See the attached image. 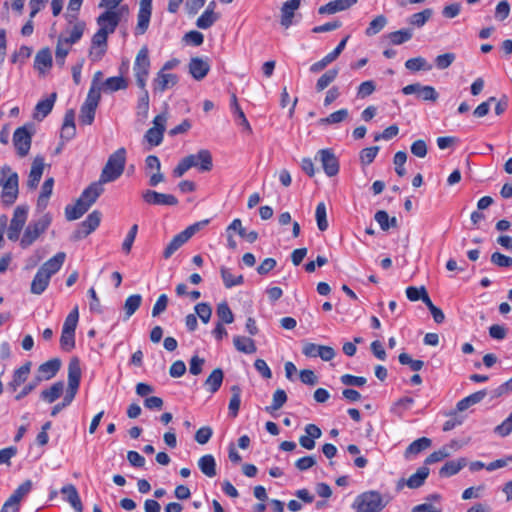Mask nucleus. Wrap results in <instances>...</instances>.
<instances>
[{
    "label": "nucleus",
    "mask_w": 512,
    "mask_h": 512,
    "mask_svg": "<svg viewBox=\"0 0 512 512\" xmlns=\"http://www.w3.org/2000/svg\"><path fill=\"white\" fill-rule=\"evenodd\" d=\"M0 187L2 188L1 204L5 206L12 205L18 197L19 177L8 165L0 168Z\"/></svg>",
    "instance_id": "f257e3e1"
},
{
    "label": "nucleus",
    "mask_w": 512,
    "mask_h": 512,
    "mask_svg": "<svg viewBox=\"0 0 512 512\" xmlns=\"http://www.w3.org/2000/svg\"><path fill=\"white\" fill-rule=\"evenodd\" d=\"M126 149L124 147L118 148L113 152L104 165L99 182L102 184L116 181L123 174L126 165Z\"/></svg>",
    "instance_id": "f03ea898"
},
{
    "label": "nucleus",
    "mask_w": 512,
    "mask_h": 512,
    "mask_svg": "<svg viewBox=\"0 0 512 512\" xmlns=\"http://www.w3.org/2000/svg\"><path fill=\"white\" fill-rule=\"evenodd\" d=\"M389 500H385L383 496L375 490H370L359 494L352 508L356 512H380L388 504Z\"/></svg>",
    "instance_id": "7ed1b4c3"
},
{
    "label": "nucleus",
    "mask_w": 512,
    "mask_h": 512,
    "mask_svg": "<svg viewBox=\"0 0 512 512\" xmlns=\"http://www.w3.org/2000/svg\"><path fill=\"white\" fill-rule=\"evenodd\" d=\"M51 222L52 216L50 213H44L37 220L29 222L20 239V246L23 249L30 247L49 228Z\"/></svg>",
    "instance_id": "20e7f679"
},
{
    "label": "nucleus",
    "mask_w": 512,
    "mask_h": 512,
    "mask_svg": "<svg viewBox=\"0 0 512 512\" xmlns=\"http://www.w3.org/2000/svg\"><path fill=\"white\" fill-rule=\"evenodd\" d=\"M149 70V50L146 46H143L138 51L133 66V72L136 78V83L140 89H144L146 87V82L149 76Z\"/></svg>",
    "instance_id": "39448f33"
},
{
    "label": "nucleus",
    "mask_w": 512,
    "mask_h": 512,
    "mask_svg": "<svg viewBox=\"0 0 512 512\" xmlns=\"http://www.w3.org/2000/svg\"><path fill=\"white\" fill-rule=\"evenodd\" d=\"M28 208L26 206H17L13 212L12 219L7 230V237L11 241H17L20 233L27 221Z\"/></svg>",
    "instance_id": "423d86ee"
},
{
    "label": "nucleus",
    "mask_w": 512,
    "mask_h": 512,
    "mask_svg": "<svg viewBox=\"0 0 512 512\" xmlns=\"http://www.w3.org/2000/svg\"><path fill=\"white\" fill-rule=\"evenodd\" d=\"M101 95L88 92L85 102L80 108L79 121L84 125H91L95 118V112L100 102Z\"/></svg>",
    "instance_id": "0eeeda50"
},
{
    "label": "nucleus",
    "mask_w": 512,
    "mask_h": 512,
    "mask_svg": "<svg viewBox=\"0 0 512 512\" xmlns=\"http://www.w3.org/2000/svg\"><path fill=\"white\" fill-rule=\"evenodd\" d=\"M108 49V35L104 31H97L92 39L89 49V58L92 62L100 61Z\"/></svg>",
    "instance_id": "6e6552de"
},
{
    "label": "nucleus",
    "mask_w": 512,
    "mask_h": 512,
    "mask_svg": "<svg viewBox=\"0 0 512 512\" xmlns=\"http://www.w3.org/2000/svg\"><path fill=\"white\" fill-rule=\"evenodd\" d=\"M403 94H416L417 98L423 101H437L439 94L434 87L429 85H421L420 83L409 84L402 89Z\"/></svg>",
    "instance_id": "1a4fd4ad"
},
{
    "label": "nucleus",
    "mask_w": 512,
    "mask_h": 512,
    "mask_svg": "<svg viewBox=\"0 0 512 512\" xmlns=\"http://www.w3.org/2000/svg\"><path fill=\"white\" fill-rule=\"evenodd\" d=\"M32 134L23 126L15 130L13 134V144L20 157H25L30 150Z\"/></svg>",
    "instance_id": "9d476101"
},
{
    "label": "nucleus",
    "mask_w": 512,
    "mask_h": 512,
    "mask_svg": "<svg viewBox=\"0 0 512 512\" xmlns=\"http://www.w3.org/2000/svg\"><path fill=\"white\" fill-rule=\"evenodd\" d=\"M302 353L306 357H320L323 361H330L335 357V350L332 347L310 342L304 343Z\"/></svg>",
    "instance_id": "9b49d317"
},
{
    "label": "nucleus",
    "mask_w": 512,
    "mask_h": 512,
    "mask_svg": "<svg viewBox=\"0 0 512 512\" xmlns=\"http://www.w3.org/2000/svg\"><path fill=\"white\" fill-rule=\"evenodd\" d=\"M152 14V0H140L139 11L137 15V25L135 28L136 35L144 34L150 23Z\"/></svg>",
    "instance_id": "f8f14e48"
},
{
    "label": "nucleus",
    "mask_w": 512,
    "mask_h": 512,
    "mask_svg": "<svg viewBox=\"0 0 512 512\" xmlns=\"http://www.w3.org/2000/svg\"><path fill=\"white\" fill-rule=\"evenodd\" d=\"M143 200L149 205L176 206L178 199L172 194L146 190L142 193Z\"/></svg>",
    "instance_id": "ddd939ff"
},
{
    "label": "nucleus",
    "mask_w": 512,
    "mask_h": 512,
    "mask_svg": "<svg viewBox=\"0 0 512 512\" xmlns=\"http://www.w3.org/2000/svg\"><path fill=\"white\" fill-rule=\"evenodd\" d=\"M348 38H349V36H346L345 38H343L333 51L328 53L321 60L313 63L310 66V71L312 73H318V72L324 70L330 63L335 61L339 57V55L342 53V51L345 49Z\"/></svg>",
    "instance_id": "4468645a"
},
{
    "label": "nucleus",
    "mask_w": 512,
    "mask_h": 512,
    "mask_svg": "<svg viewBox=\"0 0 512 512\" xmlns=\"http://www.w3.org/2000/svg\"><path fill=\"white\" fill-rule=\"evenodd\" d=\"M119 22V13L113 10H107L97 18V24L99 25L98 30L104 31L107 35L112 34L115 32Z\"/></svg>",
    "instance_id": "2eb2a0df"
},
{
    "label": "nucleus",
    "mask_w": 512,
    "mask_h": 512,
    "mask_svg": "<svg viewBox=\"0 0 512 512\" xmlns=\"http://www.w3.org/2000/svg\"><path fill=\"white\" fill-rule=\"evenodd\" d=\"M318 154L326 175L329 177L337 175L339 172V162L334 153L328 149H322Z\"/></svg>",
    "instance_id": "dca6fc26"
},
{
    "label": "nucleus",
    "mask_w": 512,
    "mask_h": 512,
    "mask_svg": "<svg viewBox=\"0 0 512 512\" xmlns=\"http://www.w3.org/2000/svg\"><path fill=\"white\" fill-rule=\"evenodd\" d=\"M188 67L189 73L197 81L204 79L210 71L208 60L201 57H192Z\"/></svg>",
    "instance_id": "f3484780"
},
{
    "label": "nucleus",
    "mask_w": 512,
    "mask_h": 512,
    "mask_svg": "<svg viewBox=\"0 0 512 512\" xmlns=\"http://www.w3.org/2000/svg\"><path fill=\"white\" fill-rule=\"evenodd\" d=\"M43 157H36L31 165L30 173L27 180V187L31 190L37 188L44 171Z\"/></svg>",
    "instance_id": "a211bd4d"
},
{
    "label": "nucleus",
    "mask_w": 512,
    "mask_h": 512,
    "mask_svg": "<svg viewBox=\"0 0 512 512\" xmlns=\"http://www.w3.org/2000/svg\"><path fill=\"white\" fill-rule=\"evenodd\" d=\"M81 379V368L78 359H72L68 365V392L77 394Z\"/></svg>",
    "instance_id": "6ab92c4d"
},
{
    "label": "nucleus",
    "mask_w": 512,
    "mask_h": 512,
    "mask_svg": "<svg viewBox=\"0 0 512 512\" xmlns=\"http://www.w3.org/2000/svg\"><path fill=\"white\" fill-rule=\"evenodd\" d=\"M304 430L306 435L300 436L299 443L303 448L312 450L315 447V440L322 435L321 429L315 424H307Z\"/></svg>",
    "instance_id": "aec40b11"
},
{
    "label": "nucleus",
    "mask_w": 512,
    "mask_h": 512,
    "mask_svg": "<svg viewBox=\"0 0 512 512\" xmlns=\"http://www.w3.org/2000/svg\"><path fill=\"white\" fill-rule=\"evenodd\" d=\"M301 4L300 0H288L283 3L281 7V20L280 23L283 27L289 28L293 21L295 12L299 9Z\"/></svg>",
    "instance_id": "412c9836"
},
{
    "label": "nucleus",
    "mask_w": 512,
    "mask_h": 512,
    "mask_svg": "<svg viewBox=\"0 0 512 512\" xmlns=\"http://www.w3.org/2000/svg\"><path fill=\"white\" fill-rule=\"evenodd\" d=\"M31 369V362H26L21 367L16 369L13 373L12 380L8 383L7 389L11 392H15L18 387L25 383Z\"/></svg>",
    "instance_id": "4be33fe9"
},
{
    "label": "nucleus",
    "mask_w": 512,
    "mask_h": 512,
    "mask_svg": "<svg viewBox=\"0 0 512 512\" xmlns=\"http://www.w3.org/2000/svg\"><path fill=\"white\" fill-rule=\"evenodd\" d=\"M66 258V254L64 252H58L52 258L47 260L42 266L38 269L44 274L48 275L50 278L56 274L62 267Z\"/></svg>",
    "instance_id": "5701e85b"
},
{
    "label": "nucleus",
    "mask_w": 512,
    "mask_h": 512,
    "mask_svg": "<svg viewBox=\"0 0 512 512\" xmlns=\"http://www.w3.org/2000/svg\"><path fill=\"white\" fill-rule=\"evenodd\" d=\"M177 76L172 73H165L160 70L153 80V87L155 91L163 92L167 88L174 86L177 83Z\"/></svg>",
    "instance_id": "b1692460"
},
{
    "label": "nucleus",
    "mask_w": 512,
    "mask_h": 512,
    "mask_svg": "<svg viewBox=\"0 0 512 512\" xmlns=\"http://www.w3.org/2000/svg\"><path fill=\"white\" fill-rule=\"evenodd\" d=\"M189 156L194 157L195 165L193 167L198 168L201 172H208L213 167L211 152L207 149H201L196 154H190Z\"/></svg>",
    "instance_id": "393cba45"
},
{
    "label": "nucleus",
    "mask_w": 512,
    "mask_h": 512,
    "mask_svg": "<svg viewBox=\"0 0 512 512\" xmlns=\"http://www.w3.org/2000/svg\"><path fill=\"white\" fill-rule=\"evenodd\" d=\"M52 63L51 51L48 47H45L37 52L34 60V68L43 74L52 67Z\"/></svg>",
    "instance_id": "a878e982"
},
{
    "label": "nucleus",
    "mask_w": 512,
    "mask_h": 512,
    "mask_svg": "<svg viewBox=\"0 0 512 512\" xmlns=\"http://www.w3.org/2000/svg\"><path fill=\"white\" fill-rule=\"evenodd\" d=\"M357 0H333L321 6L318 9L319 14H334L340 11L347 10L354 5Z\"/></svg>",
    "instance_id": "bb28decb"
},
{
    "label": "nucleus",
    "mask_w": 512,
    "mask_h": 512,
    "mask_svg": "<svg viewBox=\"0 0 512 512\" xmlns=\"http://www.w3.org/2000/svg\"><path fill=\"white\" fill-rule=\"evenodd\" d=\"M89 206L79 197L73 205L65 207V217L68 221H74L81 218L88 210Z\"/></svg>",
    "instance_id": "cd10ccee"
},
{
    "label": "nucleus",
    "mask_w": 512,
    "mask_h": 512,
    "mask_svg": "<svg viewBox=\"0 0 512 512\" xmlns=\"http://www.w3.org/2000/svg\"><path fill=\"white\" fill-rule=\"evenodd\" d=\"M61 493L65 496V500L73 507L76 512L83 511L81 499L76 487L73 484L63 486L61 488Z\"/></svg>",
    "instance_id": "c85d7f7f"
},
{
    "label": "nucleus",
    "mask_w": 512,
    "mask_h": 512,
    "mask_svg": "<svg viewBox=\"0 0 512 512\" xmlns=\"http://www.w3.org/2000/svg\"><path fill=\"white\" fill-rule=\"evenodd\" d=\"M101 182L96 181L91 183L80 195L83 201L91 207L98 199V197L104 192V188Z\"/></svg>",
    "instance_id": "c756f323"
},
{
    "label": "nucleus",
    "mask_w": 512,
    "mask_h": 512,
    "mask_svg": "<svg viewBox=\"0 0 512 512\" xmlns=\"http://www.w3.org/2000/svg\"><path fill=\"white\" fill-rule=\"evenodd\" d=\"M223 379V370L221 368H216L210 373V375L205 380L204 387L207 389L208 392L214 394L220 389L223 383Z\"/></svg>",
    "instance_id": "7c9ffc66"
},
{
    "label": "nucleus",
    "mask_w": 512,
    "mask_h": 512,
    "mask_svg": "<svg viewBox=\"0 0 512 512\" xmlns=\"http://www.w3.org/2000/svg\"><path fill=\"white\" fill-rule=\"evenodd\" d=\"M54 187V179L52 177L47 178L41 187V192L37 200V209L44 211L48 205L50 196L52 195Z\"/></svg>",
    "instance_id": "2f4dec72"
},
{
    "label": "nucleus",
    "mask_w": 512,
    "mask_h": 512,
    "mask_svg": "<svg viewBox=\"0 0 512 512\" xmlns=\"http://www.w3.org/2000/svg\"><path fill=\"white\" fill-rule=\"evenodd\" d=\"M61 367V361L58 358H53L46 361L39 366V373L41 374L42 380H49L56 375Z\"/></svg>",
    "instance_id": "473e14b6"
},
{
    "label": "nucleus",
    "mask_w": 512,
    "mask_h": 512,
    "mask_svg": "<svg viewBox=\"0 0 512 512\" xmlns=\"http://www.w3.org/2000/svg\"><path fill=\"white\" fill-rule=\"evenodd\" d=\"M198 467L200 471L207 477L213 478L216 476V461L213 455L206 454L199 458Z\"/></svg>",
    "instance_id": "72a5a7b5"
},
{
    "label": "nucleus",
    "mask_w": 512,
    "mask_h": 512,
    "mask_svg": "<svg viewBox=\"0 0 512 512\" xmlns=\"http://www.w3.org/2000/svg\"><path fill=\"white\" fill-rule=\"evenodd\" d=\"M189 237L184 233V231L178 233L173 237V239L168 243L166 248L163 251V257L165 259H169L181 246H183Z\"/></svg>",
    "instance_id": "f704fd0d"
},
{
    "label": "nucleus",
    "mask_w": 512,
    "mask_h": 512,
    "mask_svg": "<svg viewBox=\"0 0 512 512\" xmlns=\"http://www.w3.org/2000/svg\"><path fill=\"white\" fill-rule=\"evenodd\" d=\"M50 279L51 278L48 275L38 270L31 282V293L35 295H41L48 287Z\"/></svg>",
    "instance_id": "c9c22d12"
},
{
    "label": "nucleus",
    "mask_w": 512,
    "mask_h": 512,
    "mask_svg": "<svg viewBox=\"0 0 512 512\" xmlns=\"http://www.w3.org/2000/svg\"><path fill=\"white\" fill-rule=\"evenodd\" d=\"M467 465L465 458L458 460H451L446 462L440 469L439 474L441 477H450L457 474L463 467Z\"/></svg>",
    "instance_id": "e433bc0d"
},
{
    "label": "nucleus",
    "mask_w": 512,
    "mask_h": 512,
    "mask_svg": "<svg viewBox=\"0 0 512 512\" xmlns=\"http://www.w3.org/2000/svg\"><path fill=\"white\" fill-rule=\"evenodd\" d=\"M486 394H487L486 390H480V391L470 394L469 396L463 398L462 400H460L457 403L456 411L463 412L466 409H468L470 406L481 402L485 398Z\"/></svg>",
    "instance_id": "4c0bfd02"
},
{
    "label": "nucleus",
    "mask_w": 512,
    "mask_h": 512,
    "mask_svg": "<svg viewBox=\"0 0 512 512\" xmlns=\"http://www.w3.org/2000/svg\"><path fill=\"white\" fill-rule=\"evenodd\" d=\"M429 473L430 470L426 466L418 468L417 471L406 480V485L411 489L421 487L429 476Z\"/></svg>",
    "instance_id": "58836bf2"
},
{
    "label": "nucleus",
    "mask_w": 512,
    "mask_h": 512,
    "mask_svg": "<svg viewBox=\"0 0 512 512\" xmlns=\"http://www.w3.org/2000/svg\"><path fill=\"white\" fill-rule=\"evenodd\" d=\"M128 87V82L122 76H114L107 78L102 83V89L104 92H116L119 90H124Z\"/></svg>",
    "instance_id": "ea45409f"
},
{
    "label": "nucleus",
    "mask_w": 512,
    "mask_h": 512,
    "mask_svg": "<svg viewBox=\"0 0 512 512\" xmlns=\"http://www.w3.org/2000/svg\"><path fill=\"white\" fill-rule=\"evenodd\" d=\"M233 344L238 351L245 354H253L257 350L254 340L248 337L235 336Z\"/></svg>",
    "instance_id": "a19ab883"
},
{
    "label": "nucleus",
    "mask_w": 512,
    "mask_h": 512,
    "mask_svg": "<svg viewBox=\"0 0 512 512\" xmlns=\"http://www.w3.org/2000/svg\"><path fill=\"white\" fill-rule=\"evenodd\" d=\"M63 390H64L63 382L58 381V382L54 383L49 389L43 390L41 392V398L48 403H53L61 396V394L63 393Z\"/></svg>",
    "instance_id": "79ce46f5"
},
{
    "label": "nucleus",
    "mask_w": 512,
    "mask_h": 512,
    "mask_svg": "<svg viewBox=\"0 0 512 512\" xmlns=\"http://www.w3.org/2000/svg\"><path fill=\"white\" fill-rule=\"evenodd\" d=\"M431 440L427 437H421L415 441H413L405 450V457L409 458L410 455H416L423 450L429 448L431 446Z\"/></svg>",
    "instance_id": "37998d69"
},
{
    "label": "nucleus",
    "mask_w": 512,
    "mask_h": 512,
    "mask_svg": "<svg viewBox=\"0 0 512 512\" xmlns=\"http://www.w3.org/2000/svg\"><path fill=\"white\" fill-rule=\"evenodd\" d=\"M85 30L84 22H77L74 24L73 28L68 32V36L63 35V41L68 45H73L77 43L81 37L83 36Z\"/></svg>",
    "instance_id": "c03bdc74"
},
{
    "label": "nucleus",
    "mask_w": 512,
    "mask_h": 512,
    "mask_svg": "<svg viewBox=\"0 0 512 512\" xmlns=\"http://www.w3.org/2000/svg\"><path fill=\"white\" fill-rule=\"evenodd\" d=\"M141 303L142 296L140 294L127 297L124 303L125 319H129L139 309Z\"/></svg>",
    "instance_id": "a18cd8bd"
},
{
    "label": "nucleus",
    "mask_w": 512,
    "mask_h": 512,
    "mask_svg": "<svg viewBox=\"0 0 512 512\" xmlns=\"http://www.w3.org/2000/svg\"><path fill=\"white\" fill-rule=\"evenodd\" d=\"M406 296L412 302L422 300L425 305H426V301L430 300V297H429V295L426 291V288L424 286H420V287L409 286V287H407L406 288Z\"/></svg>",
    "instance_id": "49530a36"
},
{
    "label": "nucleus",
    "mask_w": 512,
    "mask_h": 512,
    "mask_svg": "<svg viewBox=\"0 0 512 512\" xmlns=\"http://www.w3.org/2000/svg\"><path fill=\"white\" fill-rule=\"evenodd\" d=\"M221 277L226 288H232L237 285H241L244 281L242 275L235 276L232 274L230 269L226 267H221L220 269Z\"/></svg>",
    "instance_id": "de8ad7c7"
},
{
    "label": "nucleus",
    "mask_w": 512,
    "mask_h": 512,
    "mask_svg": "<svg viewBox=\"0 0 512 512\" xmlns=\"http://www.w3.org/2000/svg\"><path fill=\"white\" fill-rule=\"evenodd\" d=\"M232 396L229 401V414L232 417H236L239 412L240 403H241V388L238 385H233L231 387Z\"/></svg>",
    "instance_id": "09e8293b"
},
{
    "label": "nucleus",
    "mask_w": 512,
    "mask_h": 512,
    "mask_svg": "<svg viewBox=\"0 0 512 512\" xmlns=\"http://www.w3.org/2000/svg\"><path fill=\"white\" fill-rule=\"evenodd\" d=\"M71 45H68L63 41V35H60L57 40L56 50H55V59L56 63L63 67L65 64V58L70 51Z\"/></svg>",
    "instance_id": "8fccbe9b"
},
{
    "label": "nucleus",
    "mask_w": 512,
    "mask_h": 512,
    "mask_svg": "<svg viewBox=\"0 0 512 512\" xmlns=\"http://www.w3.org/2000/svg\"><path fill=\"white\" fill-rule=\"evenodd\" d=\"M219 15L214 11L205 10L197 19L196 26L200 29L210 28L217 20Z\"/></svg>",
    "instance_id": "3c124183"
},
{
    "label": "nucleus",
    "mask_w": 512,
    "mask_h": 512,
    "mask_svg": "<svg viewBox=\"0 0 512 512\" xmlns=\"http://www.w3.org/2000/svg\"><path fill=\"white\" fill-rule=\"evenodd\" d=\"M433 10L430 8H426L421 12L415 13L411 15L408 19V23L415 27H422L426 24V22L432 17Z\"/></svg>",
    "instance_id": "603ef678"
},
{
    "label": "nucleus",
    "mask_w": 512,
    "mask_h": 512,
    "mask_svg": "<svg viewBox=\"0 0 512 512\" xmlns=\"http://www.w3.org/2000/svg\"><path fill=\"white\" fill-rule=\"evenodd\" d=\"M57 94L54 92L48 98L41 100L36 105L37 115H41L42 118H45L52 110Z\"/></svg>",
    "instance_id": "864d4df0"
},
{
    "label": "nucleus",
    "mask_w": 512,
    "mask_h": 512,
    "mask_svg": "<svg viewBox=\"0 0 512 512\" xmlns=\"http://www.w3.org/2000/svg\"><path fill=\"white\" fill-rule=\"evenodd\" d=\"M338 69L332 68L328 71H326L318 80L316 83V90L318 92L323 91L326 89L338 76Z\"/></svg>",
    "instance_id": "5fc2aeb1"
},
{
    "label": "nucleus",
    "mask_w": 512,
    "mask_h": 512,
    "mask_svg": "<svg viewBox=\"0 0 512 512\" xmlns=\"http://www.w3.org/2000/svg\"><path fill=\"white\" fill-rule=\"evenodd\" d=\"M349 115V112L347 109L343 108L338 111H335L331 113L329 116L325 118H321L318 121L319 125H331V124H337L342 121H344Z\"/></svg>",
    "instance_id": "6e6d98bb"
},
{
    "label": "nucleus",
    "mask_w": 512,
    "mask_h": 512,
    "mask_svg": "<svg viewBox=\"0 0 512 512\" xmlns=\"http://www.w3.org/2000/svg\"><path fill=\"white\" fill-rule=\"evenodd\" d=\"M413 36L411 29H401L388 34V38L393 45H401L409 41Z\"/></svg>",
    "instance_id": "4d7b16f0"
},
{
    "label": "nucleus",
    "mask_w": 512,
    "mask_h": 512,
    "mask_svg": "<svg viewBox=\"0 0 512 512\" xmlns=\"http://www.w3.org/2000/svg\"><path fill=\"white\" fill-rule=\"evenodd\" d=\"M101 216V212H99L98 210H94L87 216V218L83 222H81L82 227H84L87 230V232L91 234L100 225Z\"/></svg>",
    "instance_id": "13d9d810"
},
{
    "label": "nucleus",
    "mask_w": 512,
    "mask_h": 512,
    "mask_svg": "<svg viewBox=\"0 0 512 512\" xmlns=\"http://www.w3.org/2000/svg\"><path fill=\"white\" fill-rule=\"evenodd\" d=\"M195 165L193 156H186L179 161L177 166L173 169V176L175 178L182 177L189 169Z\"/></svg>",
    "instance_id": "bf43d9fd"
},
{
    "label": "nucleus",
    "mask_w": 512,
    "mask_h": 512,
    "mask_svg": "<svg viewBox=\"0 0 512 512\" xmlns=\"http://www.w3.org/2000/svg\"><path fill=\"white\" fill-rule=\"evenodd\" d=\"M219 322L225 324H231L234 321V315L227 304V302H221L217 305L216 309Z\"/></svg>",
    "instance_id": "052dcab7"
},
{
    "label": "nucleus",
    "mask_w": 512,
    "mask_h": 512,
    "mask_svg": "<svg viewBox=\"0 0 512 512\" xmlns=\"http://www.w3.org/2000/svg\"><path fill=\"white\" fill-rule=\"evenodd\" d=\"M387 24V18L384 15L375 17L367 27L365 34L367 36H374L378 34Z\"/></svg>",
    "instance_id": "680f3d73"
},
{
    "label": "nucleus",
    "mask_w": 512,
    "mask_h": 512,
    "mask_svg": "<svg viewBox=\"0 0 512 512\" xmlns=\"http://www.w3.org/2000/svg\"><path fill=\"white\" fill-rule=\"evenodd\" d=\"M286 401V392L283 389H277L273 394L272 404L270 406H267L265 409L269 413L279 410L286 403Z\"/></svg>",
    "instance_id": "e2e57ef3"
},
{
    "label": "nucleus",
    "mask_w": 512,
    "mask_h": 512,
    "mask_svg": "<svg viewBox=\"0 0 512 512\" xmlns=\"http://www.w3.org/2000/svg\"><path fill=\"white\" fill-rule=\"evenodd\" d=\"M315 217L318 229L320 231H325L328 228V221H327V211L326 206L324 202L318 203L315 211Z\"/></svg>",
    "instance_id": "0e129e2a"
},
{
    "label": "nucleus",
    "mask_w": 512,
    "mask_h": 512,
    "mask_svg": "<svg viewBox=\"0 0 512 512\" xmlns=\"http://www.w3.org/2000/svg\"><path fill=\"white\" fill-rule=\"evenodd\" d=\"M413 403L414 399L412 397H402L394 403L391 408V412L402 417L403 413L408 410Z\"/></svg>",
    "instance_id": "69168bd1"
},
{
    "label": "nucleus",
    "mask_w": 512,
    "mask_h": 512,
    "mask_svg": "<svg viewBox=\"0 0 512 512\" xmlns=\"http://www.w3.org/2000/svg\"><path fill=\"white\" fill-rule=\"evenodd\" d=\"M405 67L411 71L431 70L432 66L423 57L410 58L405 62Z\"/></svg>",
    "instance_id": "338daca9"
},
{
    "label": "nucleus",
    "mask_w": 512,
    "mask_h": 512,
    "mask_svg": "<svg viewBox=\"0 0 512 512\" xmlns=\"http://www.w3.org/2000/svg\"><path fill=\"white\" fill-rule=\"evenodd\" d=\"M163 135L164 132L156 127H151L147 130L145 133V140L151 145V146H158L163 141Z\"/></svg>",
    "instance_id": "774afa93"
}]
</instances>
